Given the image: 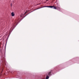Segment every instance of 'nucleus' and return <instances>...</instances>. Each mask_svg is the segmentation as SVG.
I'll return each mask as SVG.
<instances>
[{
    "label": "nucleus",
    "mask_w": 79,
    "mask_h": 79,
    "mask_svg": "<svg viewBox=\"0 0 79 79\" xmlns=\"http://www.w3.org/2000/svg\"><path fill=\"white\" fill-rule=\"evenodd\" d=\"M52 71H51L50 72L46 74V77L45 79H49V77L52 75Z\"/></svg>",
    "instance_id": "nucleus-1"
},
{
    "label": "nucleus",
    "mask_w": 79,
    "mask_h": 79,
    "mask_svg": "<svg viewBox=\"0 0 79 79\" xmlns=\"http://www.w3.org/2000/svg\"><path fill=\"white\" fill-rule=\"evenodd\" d=\"M2 64L3 66H5L6 64V62L5 61V58H3L2 60Z\"/></svg>",
    "instance_id": "nucleus-2"
},
{
    "label": "nucleus",
    "mask_w": 79,
    "mask_h": 79,
    "mask_svg": "<svg viewBox=\"0 0 79 79\" xmlns=\"http://www.w3.org/2000/svg\"><path fill=\"white\" fill-rule=\"evenodd\" d=\"M55 7L56 9H54L55 10H61V8L59 7L55 6Z\"/></svg>",
    "instance_id": "nucleus-3"
},
{
    "label": "nucleus",
    "mask_w": 79,
    "mask_h": 79,
    "mask_svg": "<svg viewBox=\"0 0 79 79\" xmlns=\"http://www.w3.org/2000/svg\"><path fill=\"white\" fill-rule=\"evenodd\" d=\"M55 6H50L49 8H53V9H56V8L55 7Z\"/></svg>",
    "instance_id": "nucleus-4"
},
{
    "label": "nucleus",
    "mask_w": 79,
    "mask_h": 79,
    "mask_svg": "<svg viewBox=\"0 0 79 79\" xmlns=\"http://www.w3.org/2000/svg\"><path fill=\"white\" fill-rule=\"evenodd\" d=\"M44 7H49L50 8V6H44L42 7H41V8H38L37 9H40V8H44Z\"/></svg>",
    "instance_id": "nucleus-5"
},
{
    "label": "nucleus",
    "mask_w": 79,
    "mask_h": 79,
    "mask_svg": "<svg viewBox=\"0 0 79 79\" xmlns=\"http://www.w3.org/2000/svg\"><path fill=\"white\" fill-rule=\"evenodd\" d=\"M11 15L12 16H15V14H14V13L13 12H12Z\"/></svg>",
    "instance_id": "nucleus-6"
},
{
    "label": "nucleus",
    "mask_w": 79,
    "mask_h": 79,
    "mask_svg": "<svg viewBox=\"0 0 79 79\" xmlns=\"http://www.w3.org/2000/svg\"><path fill=\"white\" fill-rule=\"evenodd\" d=\"M27 12H28V11H27V10H26V12L24 14V15H25L26 13H27Z\"/></svg>",
    "instance_id": "nucleus-7"
},
{
    "label": "nucleus",
    "mask_w": 79,
    "mask_h": 79,
    "mask_svg": "<svg viewBox=\"0 0 79 79\" xmlns=\"http://www.w3.org/2000/svg\"><path fill=\"white\" fill-rule=\"evenodd\" d=\"M10 6H12V4H10Z\"/></svg>",
    "instance_id": "nucleus-8"
},
{
    "label": "nucleus",
    "mask_w": 79,
    "mask_h": 79,
    "mask_svg": "<svg viewBox=\"0 0 79 79\" xmlns=\"http://www.w3.org/2000/svg\"><path fill=\"white\" fill-rule=\"evenodd\" d=\"M49 0H46V1H48Z\"/></svg>",
    "instance_id": "nucleus-9"
}]
</instances>
